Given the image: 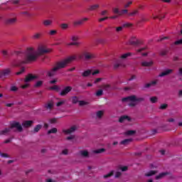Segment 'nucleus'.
Returning a JSON list of instances; mask_svg holds the SVG:
<instances>
[{
	"label": "nucleus",
	"instance_id": "obj_1",
	"mask_svg": "<svg viewBox=\"0 0 182 182\" xmlns=\"http://www.w3.org/2000/svg\"><path fill=\"white\" fill-rule=\"evenodd\" d=\"M50 52H52V50L46 48L45 46L38 47L37 51L35 50L33 48L29 47L26 50L25 59L23 61V63H31V62H35L41 55L50 53Z\"/></svg>",
	"mask_w": 182,
	"mask_h": 182
},
{
	"label": "nucleus",
	"instance_id": "obj_2",
	"mask_svg": "<svg viewBox=\"0 0 182 182\" xmlns=\"http://www.w3.org/2000/svg\"><path fill=\"white\" fill-rule=\"evenodd\" d=\"M75 59H76V56L73 55L56 63L55 65L53 68L47 71V76H48V77H53V76H55L56 73H58V70L66 68V66H68V65L71 62H73Z\"/></svg>",
	"mask_w": 182,
	"mask_h": 182
},
{
	"label": "nucleus",
	"instance_id": "obj_3",
	"mask_svg": "<svg viewBox=\"0 0 182 182\" xmlns=\"http://www.w3.org/2000/svg\"><path fill=\"white\" fill-rule=\"evenodd\" d=\"M12 129H16V130L20 132L23 130L22 125H21L19 122H14L11 124L10 127L5 128L4 129L0 131V136H8V134L11 133V130H12Z\"/></svg>",
	"mask_w": 182,
	"mask_h": 182
},
{
	"label": "nucleus",
	"instance_id": "obj_4",
	"mask_svg": "<svg viewBox=\"0 0 182 182\" xmlns=\"http://www.w3.org/2000/svg\"><path fill=\"white\" fill-rule=\"evenodd\" d=\"M122 102H144V97H137L136 95H130L122 98Z\"/></svg>",
	"mask_w": 182,
	"mask_h": 182
},
{
	"label": "nucleus",
	"instance_id": "obj_5",
	"mask_svg": "<svg viewBox=\"0 0 182 182\" xmlns=\"http://www.w3.org/2000/svg\"><path fill=\"white\" fill-rule=\"evenodd\" d=\"M129 44L132 46H139V45H143V41L137 39L136 36H132L129 40Z\"/></svg>",
	"mask_w": 182,
	"mask_h": 182
},
{
	"label": "nucleus",
	"instance_id": "obj_6",
	"mask_svg": "<svg viewBox=\"0 0 182 182\" xmlns=\"http://www.w3.org/2000/svg\"><path fill=\"white\" fill-rule=\"evenodd\" d=\"M83 57L85 60H91V59H95L96 55L92 53L85 52L82 55H79V59H83Z\"/></svg>",
	"mask_w": 182,
	"mask_h": 182
},
{
	"label": "nucleus",
	"instance_id": "obj_7",
	"mask_svg": "<svg viewBox=\"0 0 182 182\" xmlns=\"http://www.w3.org/2000/svg\"><path fill=\"white\" fill-rule=\"evenodd\" d=\"M11 73H12V69L11 68L1 70V80H5V79L9 77V76H11Z\"/></svg>",
	"mask_w": 182,
	"mask_h": 182
},
{
	"label": "nucleus",
	"instance_id": "obj_8",
	"mask_svg": "<svg viewBox=\"0 0 182 182\" xmlns=\"http://www.w3.org/2000/svg\"><path fill=\"white\" fill-rule=\"evenodd\" d=\"M99 73V70H95L92 73V70H87L85 71H84L82 73V77H87L89 76H90L91 74H92V76H95V75H97Z\"/></svg>",
	"mask_w": 182,
	"mask_h": 182
},
{
	"label": "nucleus",
	"instance_id": "obj_9",
	"mask_svg": "<svg viewBox=\"0 0 182 182\" xmlns=\"http://www.w3.org/2000/svg\"><path fill=\"white\" fill-rule=\"evenodd\" d=\"M72 92V87L71 86H65L60 92V96H66L69 93Z\"/></svg>",
	"mask_w": 182,
	"mask_h": 182
},
{
	"label": "nucleus",
	"instance_id": "obj_10",
	"mask_svg": "<svg viewBox=\"0 0 182 182\" xmlns=\"http://www.w3.org/2000/svg\"><path fill=\"white\" fill-rule=\"evenodd\" d=\"M44 109L48 112L50 113L53 110V102L50 101L44 105Z\"/></svg>",
	"mask_w": 182,
	"mask_h": 182
},
{
	"label": "nucleus",
	"instance_id": "obj_11",
	"mask_svg": "<svg viewBox=\"0 0 182 182\" xmlns=\"http://www.w3.org/2000/svg\"><path fill=\"white\" fill-rule=\"evenodd\" d=\"M17 21H18V19L16 18V17L9 18L6 19L5 23H6V25H14V23H16Z\"/></svg>",
	"mask_w": 182,
	"mask_h": 182
},
{
	"label": "nucleus",
	"instance_id": "obj_12",
	"mask_svg": "<svg viewBox=\"0 0 182 182\" xmlns=\"http://www.w3.org/2000/svg\"><path fill=\"white\" fill-rule=\"evenodd\" d=\"M87 21H89V18H82L80 20H77L76 21H74L73 25H74V26H79L80 25H83V23H85V22H86Z\"/></svg>",
	"mask_w": 182,
	"mask_h": 182
},
{
	"label": "nucleus",
	"instance_id": "obj_13",
	"mask_svg": "<svg viewBox=\"0 0 182 182\" xmlns=\"http://www.w3.org/2000/svg\"><path fill=\"white\" fill-rule=\"evenodd\" d=\"M76 132V127L73 126L68 129H63V133L64 134H72V133H75Z\"/></svg>",
	"mask_w": 182,
	"mask_h": 182
},
{
	"label": "nucleus",
	"instance_id": "obj_14",
	"mask_svg": "<svg viewBox=\"0 0 182 182\" xmlns=\"http://www.w3.org/2000/svg\"><path fill=\"white\" fill-rule=\"evenodd\" d=\"M35 79H36V75H33L32 74H28L25 80H24V82L26 83H28V82H32V80H35Z\"/></svg>",
	"mask_w": 182,
	"mask_h": 182
},
{
	"label": "nucleus",
	"instance_id": "obj_15",
	"mask_svg": "<svg viewBox=\"0 0 182 182\" xmlns=\"http://www.w3.org/2000/svg\"><path fill=\"white\" fill-rule=\"evenodd\" d=\"M173 73V70L171 69H167V70H165L164 72L161 73L159 74V77H163L164 76H168V75Z\"/></svg>",
	"mask_w": 182,
	"mask_h": 182
},
{
	"label": "nucleus",
	"instance_id": "obj_16",
	"mask_svg": "<svg viewBox=\"0 0 182 182\" xmlns=\"http://www.w3.org/2000/svg\"><path fill=\"white\" fill-rule=\"evenodd\" d=\"M53 23V21L50 19H45L43 21V25L46 28H48V26H52Z\"/></svg>",
	"mask_w": 182,
	"mask_h": 182
},
{
	"label": "nucleus",
	"instance_id": "obj_17",
	"mask_svg": "<svg viewBox=\"0 0 182 182\" xmlns=\"http://www.w3.org/2000/svg\"><path fill=\"white\" fill-rule=\"evenodd\" d=\"M157 85V80L151 81L149 83H146L144 85V89H149L151 86H156Z\"/></svg>",
	"mask_w": 182,
	"mask_h": 182
},
{
	"label": "nucleus",
	"instance_id": "obj_18",
	"mask_svg": "<svg viewBox=\"0 0 182 182\" xmlns=\"http://www.w3.org/2000/svg\"><path fill=\"white\" fill-rule=\"evenodd\" d=\"M32 124H33V121H32V120L24 121L22 123L23 127H26V128L31 127V126H32Z\"/></svg>",
	"mask_w": 182,
	"mask_h": 182
},
{
	"label": "nucleus",
	"instance_id": "obj_19",
	"mask_svg": "<svg viewBox=\"0 0 182 182\" xmlns=\"http://www.w3.org/2000/svg\"><path fill=\"white\" fill-rule=\"evenodd\" d=\"M125 120H127V122H130L132 119L127 115H123L119 118V123H123V122H125Z\"/></svg>",
	"mask_w": 182,
	"mask_h": 182
},
{
	"label": "nucleus",
	"instance_id": "obj_20",
	"mask_svg": "<svg viewBox=\"0 0 182 182\" xmlns=\"http://www.w3.org/2000/svg\"><path fill=\"white\" fill-rule=\"evenodd\" d=\"M80 154L82 156V157H84L85 159H89V151L87 150H82L80 151Z\"/></svg>",
	"mask_w": 182,
	"mask_h": 182
},
{
	"label": "nucleus",
	"instance_id": "obj_21",
	"mask_svg": "<svg viewBox=\"0 0 182 182\" xmlns=\"http://www.w3.org/2000/svg\"><path fill=\"white\" fill-rule=\"evenodd\" d=\"M166 176H168V172H162L156 176V180H160V178H163Z\"/></svg>",
	"mask_w": 182,
	"mask_h": 182
},
{
	"label": "nucleus",
	"instance_id": "obj_22",
	"mask_svg": "<svg viewBox=\"0 0 182 182\" xmlns=\"http://www.w3.org/2000/svg\"><path fill=\"white\" fill-rule=\"evenodd\" d=\"M141 65V66H143L144 68H149V67H150V66H152V65H153V61H149V62L143 61Z\"/></svg>",
	"mask_w": 182,
	"mask_h": 182
},
{
	"label": "nucleus",
	"instance_id": "obj_23",
	"mask_svg": "<svg viewBox=\"0 0 182 182\" xmlns=\"http://www.w3.org/2000/svg\"><path fill=\"white\" fill-rule=\"evenodd\" d=\"M103 114H105V112L102 110L97 112L95 119H102V117H103Z\"/></svg>",
	"mask_w": 182,
	"mask_h": 182
},
{
	"label": "nucleus",
	"instance_id": "obj_24",
	"mask_svg": "<svg viewBox=\"0 0 182 182\" xmlns=\"http://www.w3.org/2000/svg\"><path fill=\"white\" fill-rule=\"evenodd\" d=\"M157 174V171H149V172L145 173L146 177H151V176H154Z\"/></svg>",
	"mask_w": 182,
	"mask_h": 182
},
{
	"label": "nucleus",
	"instance_id": "obj_25",
	"mask_svg": "<svg viewBox=\"0 0 182 182\" xmlns=\"http://www.w3.org/2000/svg\"><path fill=\"white\" fill-rule=\"evenodd\" d=\"M132 139H124L120 142V144H123L124 146H126L127 144H129V143H132Z\"/></svg>",
	"mask_w": 182,
	"mask_h": 182
},
{
	"label": "nucleus",
	"instance_id": "obj_26",
	"mask_svg": "<svg viewBox=\"0 0 182 182\" xmlns=\"http://www.w3.org/2000/svg\"><path fill=\"white\" fill-rule=\"evenodd\" d=\"M1 53H2L4 59H8V58H9V53H8V50H1Z\"/></svg>",
	"mask_w": 182,
	"mask_h": 182
},
{
	"label": "nucleus",
	"instance_id": "obj_27",
	"mask_svg": "<svg viewBox=\"0 0 182 182\" xmlns=\"http://www.w3.org/2000/svg\"><path fill=\"white\" fill-rule=\"evenodd\" d=\"M96 9H99V4H94L88 9L89 11H96Z\"/></svg>",
	"mask_w": 182,
	"mask_h": 182
},
{
	"label": "nucleus",
	"instance_id": "obj_28",
	"mask_svg": "<svg viewBox=\"0 0 182 182\" xmlns=\"http://www.w3.org/2000/svg\"><path fill=\"white\" fill-rule=\"evenodd\" d=\"M132 53H127L120 56L121 59H127L129 56H132Z\"/></svg>",
	"mask_w": 182,
	"mask_h": 182
},
{
	"label": "nucleus",
	"instance_id": "obj_29",
	"mask_svg": "<svg viewBox=\"0 0 182 182\" xmlns=\"http://www.w3.org/2000/svg\"><path fill=\"white\" fill-rule=\"evenodd\" d=\"M72 103L73 105H76V103H79V97L77 96H74L72 97Z\"/></svg>",
	"mask_w": 182,
	"mask_h": 182
},
{
	"label": "nucleus",
	"instance_id": "obj_30",
	"mask_svg": "<svg viewBox=\"0 0 182 182\" xmlns=\"http://www.w3.org/2000/svg\"><path fill=\"white\" fill-rule=\"evenodd\" d=\"M168 107V104H161L160 107H159V110H166Z\"/></svg>",
	"mask_w": 182,
	"mask_h": 182
},
{
	"label": "nucleus",
	"instance_id": "obj_31",
	"mask_svg": "<svg viewBox=\"0 0 182 182\" xmlns=\"http://www.w3.org/2000/svg\"><path fill=\"white\" fill-rule=\"evenodd\" d=\"M41 129H42V125L38 124L36 126V127H34L33 132L38 133V132H39V130H41Z\"/></svg>",
	"mask_w": 182,
	"mask_h": 182
},
{
	"label": "nucleus",
	"instance_id": "obj_32",
	"mask_svg": "<svg viewBox=\"0 0 182 182\" xmlns=\"http://www.w3.org/2000/svg\"><path fill=\"white\" fill-rule=\"evenodd\" d=\"M104 151H106V149L102 148V149L95 150L93 152L95 154H100V153H104Z\"/></svg>",
	"mask_w": 182,
	"mask_h": 182
},
{
	"label": "nucleus",
	"instance_id": "obj_33",
	"mask_svg": "<svg viewBox=\"0 0 182 182\" xmlns=\"http://www.w3.org/2000/svg\"><path fill=\"white\" fill-rule=\"evenodd\" d=\"M114 174V171H111L109 173L104 175L105 178H109V177H112Z\"/></svg>",
	"mask_w": 182,
	"mask_h": 182
},
{
	"label": "nucleus",
	"instance_id": "obj_34",
	"mask_svg": "<svg viewBox=\"0 0 182 182\" xmlns=\"http://www.w3.org/2000/svg\"><path fill=\"white\" fill-rule=\"evenodd\" d=\"M55 133H58V129L56 128H52L51 129L48 131V134H52Z\"/></svg>",
	"mask_w": 182,
	"mask_h": 182
},
{
	"label": "nucleus",
	"instance_id": "obj_35",
	"mask_svg": "<svg viewBox=\"0 0 182 182\" xmlns=\"http://www.w3.org/2000/svg\"><path fill=\"white\" fill-rule=\"evenodd\" d=\"M159 98L157 97H151L150 98L151 103H157Z\"/></svg>",
	"mask_w": 182,
	"mask_h": 182
},
{
	"label": "nucleus",
	"instance_id": "obj_36",
	"mask_svg": "<svg viewBox=\"0 0 182 182\" xmlns=\"http://www.w3.org/2000/svg\"><path fill=\"white\" fill-rule=\"evenodd\" d=\"M139 14V10H134V11L129 13L128 15L129 16H136Z\"/></svg>",
	"mask_w": 182,
	"mask_h": 182
},
{
	"label": "nucleus",
	"instance_id": "obj_37",
	"mask_svg": "<svg viewBox=\"0 0 182 182\" xmlns=\"http://www.w3.org/2000/svg\"><path fill=\"white\" fill-rule=\"evenodd\" d=\"M42 85H43V81H38L35 84L34 87H41V86H42Z\"/></svg>",
	"mask_w": 182,
	"mask_h": 182
},
{
	"label": "nucleus",
	"instance_id": "obj_38",
	"mask_svg": "<svg viewBox=\"0 0 182 182\" xmlns=\"http://www.w3.org/2000/svg\"><path fill=\"white\" fill-rule=\"evenodd\" d=\"M136 134V131H133V130H129L126 132V134L127 136H133V134Z\"/></svg>",
	"mask_w": 182,
	"mask_h": 182
},
{
	"label": "nucleus",
	"instance_id": "obj_39",
	"mask_svg": "<svg viewBox=\"0 0 182 182\" xmlns=\"http://www.w3.org/2000/svg\"><path fill=\"white\" fill-rule=\"evenodd\" d=\"M65 103H66V100L60 101L56 103V106L57 107H60V106H62L63 105H65Z\"/></svg>",
	"mask_w": 182,
	"mask_h": 182
},
{
	"label": "nucleus",
	"instance_id": "obj_40",
	"mask_svg": "<svg viewBox=\"0 0 182 182\" xmlns=\"http://www.w3.org/2000/svg\"><path fill=\"white\" fill-rule=\"evenodd\" d=\"M95 95L97 97H99L100 96H102L103 95V90H99L98 91H97Z\"/></svg>",
	"mask_w": 182,
	"mask_h": 182
},
{
	"label": "nucleus",
	"instance_id": "obj_41",
	"mask_svg": "<svg viewBox=\"0 0 182 182\" xmlns=\"http://www.w3.org/2000/svg\"><path fill=\"white\" fill-rule=\"evenodd\" d=\"M70 46H79L80 43L77 41H73L68 44Z\"/></svg>",
	"mask_w": 182,
	"mask_h": 182
},
{
	"label": "nucleus",
	"instance_id": "obj_42",
	"mask_svg": "<svg viewBox=\"0 0 182 182\" xmlns=\"http://www.w3.org/2000/svg\"><path fill=\"white\" fill-rule=\"evenodd\" d=\"M41 33H35L33 36V37H32V38L33 39H39V38H41Z\"/></svg>",
	"mask_w": 182,
	"mask_h": 182
},
{
	"label": "nucleus",
	"instance_id": "obj_43",
	"mask_svg": "<svg viewBox=\"0 0 182 182\" xmlns=\"http://www.w3.org/2000/svg\"><path fill=\"white\" fill-rule=\"evenodd\" d=\"M60 28H63V29H68V28H69V24L68 23H62L60 25Z\"/></svg>",
	"mask_w": 182,
	"mask_h": 182
},
{
	"label": "nucleus",
	"instance_id": "obj_44",
	"mask_svg": "<svg viewBox=\"0 0 182 182\" xmlns=\"http://www.w3.org/2000/svg\"><path fill=\"white\" fill-rule=\"evenodd\" d=\"M164 18V15H161V16H154L153 19H163Z\"/></svg>",
	"mask_w": 182,
	"mask_h": 182
},
{
	"label": "nucleus",
	"instance_id": "obj_45",
	"mask_svg": "<svg viewBox=\"0 0 182 182\" xmlns=\"http://www.w3.org/2000/svg\"><path fill=\"white\" fill-rule=\"evenodd\" d=\"M112 11L114 13V14H117V15H119L120 16V11L119 10V9L117 8H114L112 9Z\"/></svg>",
	"mask_w": 182,
	"mask_h": 182
},
{
	"label": "nucleus",
	"instance_id": "obj_46",
	"mask_svg": "<svg viewBox=\"0 0 182 182\" xmlns=\"http://www.w3.org/2000/svg\"><path fill=\"white\" fill-rule=\"evenodd\" d=\"M71 41H73V42H77V41H79V37L76 36H73L71 38Z\"/></svg>",
	"mask_w": 182,
	"mask_h": 182
},
{
	"label": "nucleus",
	"instance_id": "obj_47",
	"mask_svg": "<svg viewBox=\"0 0 182 182\" xmlns=\"http://www.w3.org/2000/svg\"><path fill=\"white\" fill-rule=\"evenodd\" d=\"M56 33H58V31L56 30H51L49 32V35H50V36H55Z\"/></svg>",
	"mask_w": 182,
	"mask_h": 182
},
{
	"label": "nucleus",
	"instance_id": "obj_48",
	"mask_svg": "<svg viewBox=\"0 0 182 182\" xmlns=\"http://www.w3.org/2000/svg\"><path fill=\"white\" fill-rule=\"evenodd\" d=\"M168 52V51L166 50H163L160 52V55H161V56H166V55H167Z\"/></svg>",
	"mask_w": 182,
	"mask_h": 182
},
{
	"label": "nucleus",
	"instance_id": "obj_49",
	"mask_svg": "<svg viewBox=\"0 0 182 182\" xmlns=\"http://www.w3.org/2000/svg\"><path fill=\"white\" fill-rule=\"evenodd\" d=\"M50 90H56L58 92V90H59V87L58 85H53V87H50Z\"/></svg>",
	"mask_w": 182,
	"mask_h": 182
},
{
	"label": "nucleus",
	"instance_id": "obj_50",
	"mask_svg": "<svg viewBox=\"0 0 182 182\" xmlns=\"http://www.w3.org/2000/svg\"><path fill=\"white\" fill-rule=\"evenodd\" d=\"M56 122H58V119H56V118H52L49 120V122L50 123V124H55Z\"/></svg>",
	"mask_w": 182,
	"mask_h": 182
},
{
	"label": "nucleus",
	"instance_id": "obj_51",
	"mask_svg": "<svg viewBox=\"0 0 182 182\" xmlns=\"http://www.w3.org/2000/svg\"><path fill=\"white\" fill-rule=\"evenodd\" d=\"M78 103H79L80 106H85V105H87V102H86L85 101H83V100L79 101Z\"/></svg>",
	"mask_w": 182,
	"mask_h": 182
},
{
	"label": "nucleus",
	"instance_id": "obj_52",
	"mask_svg": "<svg viewBox=\"0 0 182 182\" xmlns=\"http://www.w3.org/2000/svg\"><path fill=\"white\" fill-rule=\"evenodd\" d=\"M24 72H25V68H22L20 71H18L16 73V75H22V73Z\"/></svg>",
	"mask_w": 182,
	"mask_h": 182
},
{
	"label": "nucleus",
	"instance_id": "obj_53",
	"mask_svg": "<svg viewBox=\"0 0 182 182\" xmlns=\"http://www.w3.org/2000/svg\"><path fill=\"white\" fill-rule=\"evenodd\" d=\"M128 168H129L127 166H120L119 167V170H121L122 171H127Z\"/></svg>",
	"mask_w": 182,
	"mask_h": 182
},
{
	"label": "nucleus",
	"instance_id": "obj_54",
	"mask_svg": "<svg viewBox=\"0 0 182 182\" xmlns=\"http://www.w3.org/2000/svg\"><path fill=\"white\" fill-rule=\"evenodd\" d=\"M124 14H127V9H123L120 11L119 16H122V15H124Z\"/></svg>",
	"mask_w": 182,
	"mask_h": 182
},
{
	"label": "nucleus",
	"instance_id": "obj_55",
	"mask_svg": "<svg viewBox=\"0 0 182 182\" xmlns=\"http://www.w3.org/2000/svg\"><path fill=\"white\" fill-rule=\"evenodd\" d=\"M122 176V172L120 171H117L115 173V178H119V177H120Z\"/></svg>",
	"mask_w": 182,
	"mask_h": 182
},
{
	"label": "nucleus",
	"instance_id": "obj_56",
	"mask_svg": "<svg viewBox=\"0 0 182 182\" xmlns=\"http://www.w3.org/2000/svg\"><path fill=\"white\" fill-rule=\"evenodd\" d=\"M11 66H13V68H18V66H19V64L16 63V61H13L11 63Z\"/></svg>",
	"mask_w": 182,
	"mask_h": 182
},
{
	"label": "nucleus",
	"instance_id": "obj_57",
	"mask_svg": "<svg viewBox=\"0 0 182 182\" xmlns=\"http://www.w3.org/2000/svg\"><path fill=\"white\" fill-rule=\"evenodd\" d=\"M147 49L146 47L141 48L140 49L136 50V53H140V52H143V50H146Z\"/></svg>",
	"mask_w": 182,
	"mask_h": 182
},
{
	"label": "nucleus",
	"instance_id": "obj_58",
	"mask_svg": "<svg viewBox=\"0 0 182 182\" xmlns=\"http://www.w3.org/2000/svg\"><path fill=\"white\" fill-rule=\"evenodd\" d=\"M174 45H182V38L174 42Z\"/></svg>",
	"mask_w": 182,
	"mask_h": 182
},
{
	"label": "nucleus",
	"instance_id": "obj_59",
	"mask_svg": "<svg viewBox=\"0 0 182 182\" xmlns=\"http://www.w3.org/2000/svg\"><path fill=\"white\" fill-rule=\"evenodd\" d=\"M11 92H16V91H18V87L16 86H12L11 87Z\"/></svg>",
	"mask_w": 182,
	"mask_h": 182
},
{
	"label": "nucleus",
	"instance_id": "obj_60",
	"mask_svg": "<svg viewBox=\"0 0 182 182\" xmlns=\"http://www.w3.org/2000/svg\"><path fill=\"white\" fill-rule=\"evenodd\" d=\"M123 31V26H119L116 28V31L117 32H122Z\"/></svg>",
	"mask_w": 182,
	"mask_h": 182
},
{
	"label": "nucleus",
	"instance_id": "obj_61",
	"mask_svg": "<svg viewBox=\"0 0 182 182\" xmlns=\"http://www.w3.org/2000/svg\"><path fill=\"white\" fill-rule=\"evenodd\" d=\"M132 4H133L132 1H129L127 4L124 5V8H129L130 5H132Z\"/></svg>",
	"mask_w": 182,
	"mask_h": 182
},
{
	"label": "nucleus",
	"instance_id": "obj_62",
	"mask_svg": "<svg viewBox=\"0 0 182 182\" xmlns=\"http://www.w3.org/2000/svg\"><path fill=\"white\" fill-rule=\"evenodd\" d=\"M75 139V135H70L66 138V140H73Z\"/></svg>",
	"mask_w": 182,
	"mask_h": 182
},
{
	"label": "nucleus",
	"instance_id": "obj_63",
	"mask_svg": "<svg viewBox=\"0 0 182 182\" xmlns=\"http://www.w3.org/2000/svg\"><path fill=\"white\" fill-rule=\"evenodd\" d=\"M0 156H1V157H4V158H8V157H9V156L8 155V154H4V153H1V154H0Z\"/></svg>",
	"mask_w": 182,
	"mask_h": 182
},
{
	"label": "nucleus",
	"instance_id": "obj_64",
	"mask_svg": "<svg viewBox=\"0 0 182 182\" xmlns=\"http://www.w3.org/2000/svg\"><path fill=\"white\" fill-rule=\"evenodd\" d=\"M68 153H69V151L68 149H64L62 151V154H64L65 156L68 155Z\"/></svg>",
	"mask_w": 182,
	"mask_h": 182
}]
</instances>
